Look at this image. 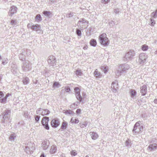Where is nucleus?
<instances>
[{"label":"nucleus","instance_id":"nucleus-22","mask_svg":"<svg viewBox=\"0 0 157 157\" xmlns=\"http://www.w3.org/2000/svg\"><path fill=\"white\" fill-rule=\"evenodd\" d=\"M129 93L131 98H134L135 97H136V92L135 90L133 89H131L129 91Z\"/></svg>","mask_w":157,"mask_h":157},{"label":"nucleus","instance_id":"nucleus-62","mask_svg":"<svg viewBox=\"0 0 157 157\" xmlns=\"http://www.w3.org/2000/svg\"><path fill=\"white\" fill-rule=\"evenodd\" d=\"M61 157H65V154H62L61 155Z\"/></svg>","mask_w":157,"mask_h":157},{"label":"nucleus","instance_id":"nucleus-25","mask_svg":"<svg viewBox=\"0 0 157 157\" xmlns=\"http://www.w3.org/2000/svg\"><path fill=\"white\" fill-rule=\"evenodd\" d=\"M67 122L66 121H63L62 122L60 128L63 130L66 129L67 128Z\"/></svg>","mask_w":157,"mask_h":157},{"label":"nucleus","instance_id":"nucleus-9","mask_svg":"<svg viewBox=\"0 0 157 157\" xmlns=\"http://www.w3.org/2000/svg\"><path fill=\"white\" fill-rule=\"evenodd\" d=\"M47 61L48 63L51 66H54L56 64V59L54 56H49L48 58Z\"/></svg>","mask_w":157,"mask_h":157},{"label":"nucleus","instance_id":"nucleus-63","mask_svg":"<svg viewBox=\"0 0 157 157\" xmlns=\"http://www.w3.org/2000/svg\"><path fill=\"white\" fill-rule=\"evenodd\" d=\"M73 105H76V106H78V102H76L73 104Z\"/></svg>","mask_w":157,"mask_h":157},{"label":"nucleus","instance_id":"nucleus-12","mask_svg":"<svg viewBox=\"0 0 157 157\" xmlns=\"http://www.w3.org/2000/svg\"><path fill=\"white\" fill-rule=\"evenodd\" d=\"M17 8L16 6H11L8 12L9 16H12L14 13H16L17 12Z\"/></svg>","mask_w":157,"mask_h":157},{"label":"nucleus","instance_id":"nucleus-54","mask_svg":"<svg viewBox=\"0 0 157 157\" xmlns=\"http://www.w3.org/2000/svg\"><path fill=\"white\" fill-rule=\"evenodd\" d=\"M81 110L80 109H78L76 111V113L78 114H79L81 113Z\"/></svg>","mask_w":157,"mask_h":157},{"label":"nucleus","instance_id":"nucleus-59","mask_svg":"<svg viewBox=\"0 0 157 157\" xmlns=\"http://www.w3.org/2000/svg\"><path fill=\"white\" fill-rule=\"evenodd\" d=\"M88 47L87 45H85L83 47V49L84 50L87 49V48Z\"/></svg>","mask_w":157,"mask_h":157},{"label":"nucleus","instance_id":"nucleus-43","mask_svg":"<svg viewBox=\"0 0 157 157\" xmlns=\"http://www.w3.org/2000/svg\"><path fill=\"white\" fill-rule=\"evenodd\" d=\"M148 48V46L146 44L143 45L141 47V49L143 51H146Z\"/></svg>","mask_w":157,"mask_h":157},{"label":"nucleus","instance_id":"nucleus-58","mask_svg":"<svg viewBox=\"0 0 157 157\" xmlns=\"http://www.w3.org/2000/svg\"><path fill=\"white\" fill-rule=\"evenodd\" d=\"M7 63V62H6V60H5V61H2V63L3 64L5 65Z\"/></svg>","mask_w":157,"mask_h":157},{"label":"nucleus","instance_id":"nucleus-3","mask_svg":"<svg viewBox=\"0 0 157 157\" xmlns=\"http://www.w3.org/2000/svg\"><path fill=\"white\" fill-rule=\"evenodd\" d=\"M129 68V66L128 64L121 65L119 66L116 73L118 75H121V74L125 73Z\"/></svg>","mask_w":157,"mask_h":157},{"label":"nucleus","instance_id":"nucleus-38","mask_svg":"<svg viewBox=\"0 0 157 157\" xmlns=\"http://www.w3.org/2000/svg\"><path fill=\"white\" fill-rule=\"evenodd\" d=\"M75 74L78 77H79L82 75V73L81 70H77L76 71Z\"/></svg>","mask_w":157,"mask_h":157},{"label":"nucleus","instance_id":"nucleus-34","mask_svg":"<svg viewBox=\"0 0 157 157\" xmlns=\"http://www.w3.org/2000/svg\"><path fill=\"white\" fill-rule=\"evenodd\" d=\"M71 123L77 124L79 122V120L78 118H75L72 117L70 121Z\"/></svg>","mask_w":157,"mask_h":157},{"label":"nucleus","instance_id":"nucleus-36","mask_svg":"<svg viewBox=\"0 0 157 157\" xmlns=\"http://www.w3.org/2000/svg\"><path fill=\"white\" fill-rule=\"evenodd\" d=\"M16 138V136L14 134H11L9 137V140L11 141H14L15 138Z\"/></svg>","mask_w":157,"mask_h":157},{"label":"nucleus","instance_id":"nucleus-24","mask_svg":"<svg viewBox=\"0 0 157 157\" xmlns=\"http://www.w3.org/2000/svg\"><path fill=\"white\" fill-rule=\"evenodd\" d=\"M22 82L24 85H26L29 83V79L28 77H24L23 78Z\"/></svg>","mask_w":157,"mask_h":157},{"label":"nucleus","instance_id":"nucleus-45","mask_svg":"<svg viewBox=\"0 0 157 157\" xmlns=\"http://www.w3.org/2000/svg\"><path fill=\"white\" fill-rule=\"evenodd\" d=\"M150 21L151 22L150 25L151 26H154L155 24V21L154 20V19L151 18L150 19Z\"/></svg>","mask_w":157,"mask_h":157},{"label":"nucleus","instance_id":"nucleus-41","mask_svg":"<svg viewBox=\"0 0 157 157\" xmlns=\"http://www.w3.org/2000/svg\"><path fill=\"white\" fill-rule=\"evenodd\" d=\"M71 155L72 156H75L77 155V153L75 150H72L70 152Z\"/></svg>","mask_w":157,"mask_h":157},{"label":"nucleus","instance_id":"nucleus-32","mask_svg":"<svg viewBox=\"0 0 157 157\" xmlns=\"http://www.w3.org/2000/svg\"><path fill=\"white\" fill-rule=\"evenodd\" d=\"M87 124L88 123L86 121L82 122H81L79 124L81 128H83L86 127Z\"/></svg>","mask_w":157,"mask_h":157},{"label":"nucleus","instance_id":"nucleus-33","mask_svg":"<svg viewBox=\"0 0 157 157\" xmlns=\"http://www.w3.org/2000/svg\"><path fill=\"white\" fill-rule=\"evenodd\" d=\"M24 150L26 153L28 154L33 153V151H31L30 149L25 146V148L24 149Z\"/></svg>","mask_w":157,"mask_h":157},{"label":"nucleus","instance_id":"nucleus-27","mask_svg":"<svg viewBox=\"0 0 157 157\" xmlns=\"http://www.w3.org/2000/svg\"><path fill=\"white\" fill-rule=\"evenodd\" d=\"M50 113V112L47 109H44L42 111L41 114L42 116L48 115Z\"/></svg>","mask_w":157,"mask_h":157},{"label":"nucleus","instance_id":"nucleus-26","mask_svg":"<svg viewBox=\"0 0 157 157\" xmlns=\"http://www.w3.org/2000/svg\"><path fill=\"white\" fill-rule=\"evenodd\" d=\"M90 45L91 46L95 47L97 45V42L96 40L94 39H91L90 42Z\"/></svg>","mask_w":157,"mask_h":157},{"label":"nucleus","instance_id":"nucleus-31","mask_svg":"<svg viewBox=\"0 0 157 157\" xmlns=\"http://www.w3.org/2000/svg\"><path fill=\"white\" fill-rule=\"evenodd\" d=\"M151 18L154 19L157 18V9L155 11L151 13Z\"/></svg>","mask_w":157,"mask_h":157},{"label":"nucleus","instance_id":"nucleus-6","mask_svg":"<svg viewBox=\"0 0 157 157\" xmlns=\"http://www.w3.org/2000/svg\"><path fill=\"white\" fill-rule=\"evenodd\" d=\"M22 70L25 71H29L31 68V64L28 61H25L23 62L22 66Z\"/></svg>","mask_w":157,"mask_h":157},{"label":"nucleus","instance_id":"nucleus-8","mask_svg":"<svg viewBox=\"0 0 157 157\" xmlns=\"http://www.w3.org/2000/svg\"><path fill=\"white\" fill-rule=\"evenodd\" d=\"M49 118L47 117H44L42 120L41 123L44 127L47 130L49 129V127L48 124Z\"/></svg>","mask_w":157,"mask_h":157},{"label":"nucleus","instance_id":"nucleus-4","mask_svg":"<svg viewBox=\"0 0 157 157\" xmlns=\"http://www.w3.org/2000/svg\"><path fill=\"white\" fill-rule=\"evenodd\" d=\"M135 55V52L133 50H129L125 54L123 58L124 62L129 61L131 60Z\"/></svg>","mask_w":157,"mask_h":157},{"label":"nucleus","instance_id":"nucleus-40","mask_svg":"<svg viewBox=\"0 0 157 157\" xmlns=\"http://www.w3.org/2000/svg\"><path fill=\"white\" fill-rule=\"evenodd\" d=\"M7 98L5 97L1 98L0 99V102L2 103H5L6 102Z\"/></svg>","mask_w":157,"mask_h":157},{"label":"nucleus","instance_id":"nucleus-11","mask_svg":"<svg viewBox=\"0 0 157 157\" xmlns=\"http://www.w3.org/2000/svg\"><path fill=\"white\" fill-rule=\"evenodd\" d=\"M51 125L54 128L57 127L60 124V122L59 120L57 118L53 119L51 122Z\"/></svg>","mask_w":157,"mask_h":157},{"label":"nucleus","instance_id":"nucleus-37","mask_svg":"<svg viewBox=\"0 0 157 157\" xmlns=\"http://www.w3.org/2000/svg\"><path fill=\"white\" fill-rule=\"evenodd\" d=\"M43 13L47 17H49L51 14L50 11H43Z\"/></svg>","mask_w":157,"mask_h":157},{"label":"nucleus","instance_id":"nucleus-42","mask_svg":"<svg viewBox=\"0 0 157 157\" xmlns=\"http://www.w3.org/2000/svg\"><path fill=\"white\" fill-rule=\"evenodd\" d=\"M64 111H65L64 112V113L65 114H68L71 115L73 113V112L71 110H64Z\"/></svg>","mask_w":157,"mask_h":157},{"label":"nucleus","instance_id":"nucleus-53","mask_svg":"<svg viewBox=\"0 0 157 157\" xmlns=\"http://www.w3.org/2000/svg\"><path fill=\"white\" fill-rule=\"evenodd\" d=\"M4 96V94L3 92L0 90V98H3Z\"/></svg>","mask_w":157,"mask_h":157},{"label":"nucleus","instance_id":"nucleus-44","mask_svg":"<svg viewBox=\"0 0 157 157\" xmlns=\"http://www.w3.org/2000/svg\"><path fill=\"white\" fill-rule=\"evenodd\" d=\"M76 34L78 36H81L82 35V33L81 30L78 29H76Z\"/></svg>","mask_w":157,"mask_h":157},{"label":"nucleus","instance_id":"nucleus-56","mask_svg":"<svg viewBox=\"0 0 157 157\" xmlns=\"http://www.w3.org/2000/svg\"><path fill=\"white\" fill-rule=\"evenodd\" d=\"M33 83L35 84H36L38 82V80H33Z\"/></svg>","mask_w":157,"mask_h":157},{"label":"nucleus","instance_id":"nucleus-2","mask_svg":"<svg viewBox=\"0 0 157 157\" xmlns=\"http://www.w3.org/2000/svg\"><path fill=\"white\" fill-rule=\"evenodd\" d=\"M10 113L11 111L9 110H6L2 113V123L7 124L11 122L10 120Z\"/></svg>","mask_w":157,"mask_h":157},{"label":"nucleus","instance_id":"nucleus-10","mask_svg":"<svg viewBox=\"0 0 157 157\" xmlns=\"http://www.w3.org/2000/svg\"><path fill=\"white\" fill-rule=\"evenodd\" d=\"M74 89L75 92L76 97L81 102L82 100V98L80 95L79 88L78 87H75Z\"/></svg>","mask_w":157,"mask_h":157},{"label":"nucleus","instance_id":"nucleus-16","mask_svg":"<svg viewBox=\"0 0 157 157\" xmlns=\"http://www.w3.org/2000/svg\"><path fill=\"white\" fill-rule=\"evenodd\" d=\"M89 134L93 140H96L98 137V135L96 132H90L89 133Z\"/></svg>","mask_w":157,"mask_h":157},{"label":"nucleus","instance_id":"nucleus-30","mask_svg":"<svg viewBox=\"0 0 157 157\" xmlns=\"http://www.w3.org/2000/svg\"><path fill=\"white\" fill-rule=\"evenodd\" d=\"M131 140L128 139L125 143V145L128 147H130L131 146Z\"/></svg>","mask_w":157,"mask_h":157},{"label":"nucleus","instance_id":"nucleus-49","mask_svg":"<svg viewBox=\"0 0 157 157\" xmlns=\"http://www.w3.org/2000/svg\"><path fill=\"white\" fill-rule=\"evenodd\" d=\"M10 24L11 25H17V22H16V20H11L10 22Z\"/></svg>","mask_w":157,"mask_h":157},{"label":"nucleus","instance_id":"nucleus-46","mask_svg":"<svg viewBox=\"0 0 157 157\" xmlns=\"http://www.w3.org/2000/svg\"><path fill=\"white\" fill-rule=\"evenodd\" d=\"M40 116L36 115L35 117V120L36 122H38L40 118Z\"/></svg>","mask_w":157,"mask_h":157},{"label":"nucleus","instance_id":"nucleus-51","mask_svg":"<svg viewBox=\"0 0 157 157\" xmlns=\"http://www.w3.org/2000/svg\"><path fill=\"white\" fill-rule=\"evenodd\" d=\"M65 92L64 89L62 90L60 92V95L62 97L63 95L64 94Z\"/></svg>","mask_w":157,"mask_h":157},{"label":"nucleus","instance_id":"nucleus-64","mask_svg":"<svg viewBox=\"0 0 157 157\" xmlns=\"http://www.w3.org/2000/svg\"><path fill=\"white\" fill-rule=\"evenodd\" d=\"M51 2H54L55 1H56V0H49Z\"/></svg>","mask_w":157,"mask_h":157},{"label":"nucleus","instance_id":"nucleus-23","mask_svg":"<svg viewBox=\"0 0 157 157\" xmlns=\"http://www.w3.org/2000/svg\"><path fill=\"white\" fill-rule=\"evenodd\" d=\"M88 22V21H86L85 19L84 18H81L78 21L77 23V25L78 26L81 27V24H83L86 23Z\"/></svg>","mask_w":157,"mask_h":157},{"label":"nucleus","instance_id":"nucleus-47","mask_svg":"<svg viewBox=\"0 0 157 157\" xmlns=\"http://www.w3.org/2000/svg\"><path fill=\"white\" fill-rule=\"evenodd\" d=\"M110 0H101V2L103 4H107L110 2Z\"/></svg>","mask_w":157,"mask_h":157},{"label":"nucleus","instance_id":"nucleus-20","mask_svg":"<svg viewBox=\"0 0 157 157\" xmlns=\"http://www.w3.org/2000/svg\"><path fill=\"white\" fill-rule=\"evenodd\" d=\"M111 88L113 89V91L116 92L118 90V84L115 82H113L111 84Z\"/></svg>","mask_w":157,"mask_h":157},{"label":"nucleus","instance_id":"nucleus-13","mask_svg":"<svg viewBox=\"0 0 157 157\" xmlns=\"http://www.w3.org/2000/svg\"><path fill=\"white\" fill-rule=\"evenodd\" d=\"M50 144L49 141L48 140H44L42 143V147L43 150H46L47 149L49 146Z\"/></svg>","mask_w":157,"mask_h":157},{"label":"nucleus","instance_id":"nucleus-17","mask_svg":"<svg viewBox=\"0 0 157 157\" xmlns=\"http://www.w3.org/2000/svg\"><path fill=\"white\" fill-rule=\"evenodd\" d=\"M94 77L97 79H99L101 78L102 75L100 72L98 71V70L96 69L94 72Z\"/></svg>","mask_w":157,"mask_h":157},{"label":"nucleus","instance_id":"nucleus-14","mask_svg":"<svg viewBox=\"0 0 157 157\" xmlns=\"http://www.w3.org/2000/svg\"><path fill=\"white\" fill-rule=\"evenodd\" d=\"M157 149V144L154 143L150 144L148 147V150L150 151H155Z\"/></svg>","mask_w":157,"mask_h":157},{"label":"nucleus","instance_id":"nucleus-61","mask_svg":"<svg viewBox=\"0 0 157 157\" xmlns=\"http://www.w3.org/2000/svg\"><path fill=\"white\" fill-rule=\"evenodd\" d=\"M154 102L155 104H157V99H155L154 101Z\"/></svg>","mask_w":157,"mask_h":157},{"label":"nucleus","instance_id":"nucleus-7","mask_svg":"<svg viewBox=\"0 0 157 157\" xmlns=\"http://www.w3.org/2000/svg\"><path fill=\"white\" fill-rule=\"evenodd\" d=\"M147 56L146 54L142 53L140 54L139 55V59L138 60V63L140 64H143L146 61Z\"/></svg>","mask_w":157,"mask_h":157},{"label":"nucleus","instance_id":"nucleus-50","mask_svg":"<svg viewBox=\"0 0 157 157\" xmlns=\"http://www.w3.org/2000/svg\"><path fill=\"white\" fill-rule=\"evenodd\" d=\"M64 89L65 92L67 93L69 92L71 90L69 86L65 87Z\"/></svg>","mask_w":157,"mask_h":157},{"label":"nucleus","instance_id":"nucleus-28","mask_svg":"<svg viewBox=\"0 0 157 157\" xmlns=\"http://www.w3.org/2000/svg\"><path fill=\"white\" fill-rule=\"evenodd\" d=\"M61 85L58 82H55L53 83L52 88L54 89L55 88H58Z\"/></svg>","mask_w":157,"mask_h":157},{"label":"nucleus","instance_id":"nucleus-15","mask_svg":"<svg viewBox=\"0 0 157 157\" xmlns=\"http://www.w3.org/2000/svg\"><path fill=\"white\" fill-rule=\"evenodd\" d=\"M140 93L142 94V96L145 95L147 91V86L146 85H144L140 88Z\"/></svg>","mask_w":157,"mask_h":157},{"label":"nucleus","instance_id":"nucleus-39","mask_svg":"<svg viewBox=\"0 0 157 157\" xmlns=\"http://www.w3.org/2000/svg\"><path fill=\"white\" fill-rule=\"evenodd\" d=\"M19 58L22 61H24L25 60V56L23 54L21 53L19 55Z\"/></svg>","mask_w":157,"mask_h":157},{"label":"nucleus","instance_id":"nucleus-19","mask_svg":"<svg viewBox=\"0 0 157 157\" xmlns=\"http://www.w3.org/2000/svg\"><path fill=\"white\" fill-rule=\"evenodd\" d=\"M26 146L30 149L33 152L35 149V144L31 142H28Z\"/></svg>","mask_w":157,"mask_h":157},{"label":"nucleus","instance_id":"nucleus-57","mask_svg":"<svg viewBox=\"0 0 157 157\" xmlns=\"http://www.w3.org/2000/svg\"><path fill=\"white\" fill-rule=\"evenodd\" d=\"M11 95V94H10L9 93H8L5 96V97L7 99V98L9 97Z\"/></svg>","mask_w":157,"mask_h":157},{"label":"nucleus","instance_id":"nucleus-52","mask_svg":"<svg viewBox=\"0 0 157 157\" xmlns=\"http://www.w3.org/2000/svg\"><path fill=\"white\" fill-rule=\"evenodd\" d=\"M114 12L116 14H119V10L118 9H114L113 10Z\"/></svg>","mask_w":157,"mask_h":157},{"label":"nucleus","instance_id":"nucleus-21","mask_svg":"<svg viewBox=\"0 0 157 157\" xmlns=\"http://www.w3.org/2000/svg\"><path fill=\"white\" fill-rule=\"evenodd\" d=\"M32 29L33 30L37 32L40 30V27L38 24L33 25H32Z\"/></svg>","mask_w":157,"mask_h":157},{"label":"nucleus","instance_id":"nucleus-35","mask_svg":"<svg viewBox=\"0 0 157 157\" xmlns=\"http://www.w3.org/2000/svg\"><path fill=\"white\" fill-rule=\"evenodd\" d=\"M101 70L105 73H106L108 70V67L107 66H102L101 68Z\"/></svg>","mask_w":157,"mask_h":157},{"label":"nucleus","instance_id":"nucleus-55","mask_svg":"<svg viewBox=\"0 0 157 157\" xmlns=\"http://www.w3.org/2000/svg\"><path fill=\"white\" fill-rule=\"evenodd\" d=\"M32 25H32L31 24L29 23L27 25V27L28 28H30L31 29H32Z\"/></svg>","mask_w":157,"mask_h":157},{"label":"nucleus","instance_id":"nucleus-48","mask_svg":"<svg viewBox=\"0 0 157 157\" xmlns=\"http://www.w3.org/2000/svg\"><path fill=\"white\" fill-rule=\"evenodd\" d=\"M75 14L74 13H67L66 15V17H72Z\"/></svg>","mask_w":157,"mask_h":157},{"label":"nucleus","instance_id":"nucleus-18","mask_svg":"<svg viewBox=\"0 0 157 157\" xmlns=\"http://www.w3.org/2000/svg\"><path fill=\"white\" fill-rule=\"evenodd\" d=\"M57 148L56 145H53L51 147L49 152L50 154H54L57 151Z\"/></svg>","mask_w":157,"mask_h":157},{"label":"nucleus","instance_id":"nucleus-5","mask_svg":"<svg viewBox=\"0 0 157 157\" xmlns=\"http://www.w3.org/2000/svg\"><path fill=\"white\" fill-rule=\"evenodd\" d=\"M100 43L102 45L106 46L109 44V40L106 37L105 33L101 35L99 37Z\"/></svg>","mask_w":157,"mask_h":157},{"label":"nucleus","instance_id":"nucleus-60","mask_svg":"<svg viewBox=\"0 0 157 157\" xmlns=\"http://www.w3.org/2000/svg\"><path fill=\"white\" fill-rule=\"evenodd\" d=\"M40 157H45L44 154V153H42L40 156Z\"/></svg>","mask_w":157,"mask_h":157},{"label":"nucleus","instance_id":"nucleus-29","mask_svg":"<svg viewBox=\"0 0 157 157\" xmlns=\"http://www.w3.org/2000/svg\"><path fill=\"white\" fill-rule=\"evenodd\" d=\"M35 19L36 21L40 22L42 20V17L40 14H37L35 17Z\"/></svg>","mask_w":157,"mask_h":157},{"label":"nucleus","instance_id":"nucleus-1","mask_svg":"<svg viewBox=\"0 0 157 157\" xmlns=\"http://www.w3.org/2000/svg\"><path fill=\"white\" fill-rule=\"evenodd\" d=\"M144 130L143 124L141 122L139 121L135 124L132 132L135 135H137L142 132Z\"/></svg>","mask_w":157,"mask_h":157}]
</instances>
